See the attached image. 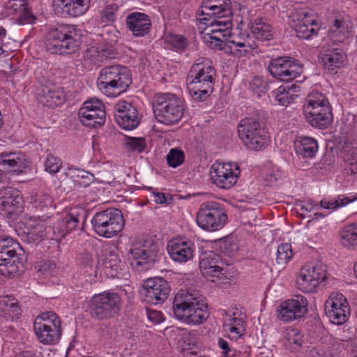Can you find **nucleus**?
Listing matches in <instances>:
<instances>
[{
	"label": "nucleus",
	"mask_w": 357,
	"mask_h": 357,
	"mask_svg": "<svg viewBox=\"0 0 357 357\" xmlns=\"http://www.w3.org/2000/svg\"><path fill=\"white\" fill-rule=\"evenodd\" d=\"M172 308L176 319L188 324H201L208 317V306L198 293L178 291L174 296Z\"/></svg>",
	"instance_id": "obj_1"
},
{
	"label": "nucleus",
	"mask_w": 357,
	"mask_h": 357,
	"mask_svg": "<svg viewBox=\"0 0 357 357\" xmlns=\"http://www.w3.org/2000/svg\"><path fill=\"white\" fill-rule=\"evenodd\" d=\"M216 72L211 62L205 58H199L189 71L188 89L191 97L196 101L206 100L213 91Z\"/></svg>",
	"instance_id": "obj_2"
},
{
	"label": "nucleus",
	"mask_w": 357,
	"mask_h": 357,
	"mask_svg": "<svg viewBox=\"0 0 357 357\" xmlns=\"http://www.w3.org/2000/svg\"><path fill=\"white\" fill-rule=\"evenodd\" d=\"M80 30L75 25L63 24L52 28L46 35L45 47L52 54H71L81 45Z\"/></svg>",
	"instance_id": "obj_3"
},
{
	"label": "nucleus",
	"mask_w": 357,
	"mask_h": 357,
	"mask_svg": "<svg viewBox=\"0 0 357 357\" xmlns=\"http://www.w3.org/2000/svg\"><path fill=\"white\" fill-rule=\"evenodd\" d=\"M307 121L317 128L324 129L333 121L332 108L326 97L318 91H312L303 105Z\"/></svg>",
	"instance_id": "obj_4"
},
{
	"label": "nucleus",
	"mask_w": 357,
	"mask_h": 357,
	"mask_svg": "<svg viewBox=\"0 0 357 357\" xmlns=\"http://www.w3.org/2000/svg\"><path fill=\"white\" fill-rule=\"evenodd\" d=\"M132 80L127 68L110 66L103 68L98 79V86L107 96L115 97L124 92Z\"/></svg>",
	"instance_id": "obj_5"
},
{
	"label": "nucleus",
	"mask_w": 357,
	"mask_h": 357,
	"mask_svg": "<svg viewBox=\"0 0 357 357\" xmlns=\"http://www.w3.org/2000/svg\"><path fill=\"white\" fill-rule=\"evenodd\" d=\"M91 316L98 320L112 319L122 308V298L114 291H105L93 295L88 303Z\"/></svg>",
	"instance_id": "obj_6"
},
{
	"label": "nucleus",
	"mask_w": 357,
	"mask_h": 357,
	"mask_svg": "<svg viewBox=\"0 0 357 357\" xmlns=\"http://www.w3.org/2000/svg\"><path fill=\"white\" fill-rule=\"evenodd\" d=\"M185 110L182 100L172 93L158 95L154 104V114L156 119L165 125L178 123Z\"/></svg>",
	"instance_id": "obj_7"
},
{
	"label": "nucleus",
	"mask_w": 357,
	"mask_h": 357,
	"mask_svg": "<svg viewBox=\"0 0 357 357\" xmlns=\"http://www.w3.org/2000/svg\"><path fill=\"white\" fill-rule=\"evenodd\" d=\"M227 214L222 204L215 201L202 203L196 216L197 225L208 231L221 229L227 222Z\"/></svg>",
	"instance_id": "obj_8"
},
{
	"label": "nucleus",
	"mask_w": 357,
	"mask_h": 357,
	"mask_svg": "<svg viewBox=\"0 0 357 357\" xmlns=\"http://www.w3.org/2000/svg\"><path fill=\"white\" fill-rule=\"evenodd\" d=\"M93 231L101 237L110 238L116 236L124 227V220L120 210L110 208L97 212L91 220Z\"/></svg>",
	"instance_id": "obj_9"
},
{
	"label": "nucleus",
	"mask_w": 357,
	"mask_h": 357,
	"mask_svg": "<svg viewBox=\"0 0 357 357\" xmlns=\"http://www.w3.org/2000/svg\"><path fill=\"white\" fill-rule=\"evenodd\" d=\"M35 334L40 342L54 344L61 336V323L58 315L52 311L43 312L35 319Z\"/></svg>",
	"instance_id": "obj_10"
},
{
	"label": "nucleus",
	"mask_w": 357,
	"mask_h": 357,
	"mask_svg": "<svg viewBox=\"0 0 357 357\" xmlns=\"http://www.w3.org/2000/svg\"><path fill=\"white\" fill-rule=\"evenodd\" d=\"M240 140L248 149L259 151L266 144V135L255 118L245 117L238 125Z\"/></svg>",
	"instance_id": "obj_11"
},
{
	"label": "nucleus",
	"mask_w": 357,
	"mask_h": 357,
	"mask_svg": "<svg viewBox=\"0 0 357 357\" xmlns=\"http://www.w3.org/2000/svg\"><path fill=\"white\" fill-rule=\"evenodd\" d=\"M216 17L204 29V40L211 48L223 50L232 28L231 15Z\"/></svg>",
	"instance_id": "obj_12"
},
{
	"label": "nucleus",
	"mask_w": 357,
	"mask_h": 357,
	"mask_svg": "<svg viewBox=\"0 0 357 357\" xmlns=\"http://www.w3.org/2000/svg\"><path fill=\"white\" fill-rule=\"evenodd\" d=\"M327 279V266L321 263L305 265L296 279L298 289L304 293L314 292L319 284Z\"/></svg>",
	"instance_id": "obj_13"
},
{
	"label": "nucleus",
	"mask_w": 357,
	"mask_h": 357,
	"mask_svg": "<svg viewBox=\"0 0 357 357\" xmlns=\"http://www.w3.org/2000/svg\"><path fill=\"white\" fill-rule=\"evenodd\" d=\"M289 24L296 36L302 39H310L320 29L312 14L303 8L295 9L289 15Z\"/></svg>",
	"instance_id": "obj_14"
},
{
	"label": "nucleus",
	"mask_w": 357,
	"mask_h": 357,
	"mask_svg": "<svg viewBox=\"0 0 357 357\" xmlns=\"http://www.w3.org/2000/svg\"><path fill=\"white\" fill-rule=\"evenodd\" d=\"M239 175V167L236 164L231 162H215L210 169L212 183L222 189H229L234 186Z\"/></svg>",
	"instance_id": "obj_15"
},
{
	"label": "nucleus",
	"mask_w": 357,
	"mask_h": 357,
	"mask_svg": "<svg viewBox=\"0 0 357 357\" xmlns=\"http://www.w3.org/2000/svg\"><path fill=\"white\" fill-rule=\"evenodd\" d=\"M325 312L331 323L342 325L348 320L350 307L342 294L333 292L325 303Z\"/></svg>",
	"instance_id": "obj_16"
},
{
	"label": "nucleus",
	"mask_w": 357,
	"mask_h": 357,
	"mask_svg": "<svg viewBox=\"0 0 357 357\" xmlns=\"http://www.w3.org/2000/svg\"><path fill=\"white\" fill-rule=\"evenodd\" d=\"M81 123L91 128H98L105 123L106 113L103 103L98 99L85 101L79 109Z\"/></svg>",
	"instance_id": "obj_17"
},
{
	"label": "nucleus",
	"mask_w": 357,
	"mask_h": 357,
	"mask_svg": "<svg viewBox=\"0 0 357 357\" xmlns=\"http://www.w3.org/2000/svg\"><path fill=\"white\" fill-rule=\"evenodd\" d=\"M20 245L10 237L0 236V274L10 277L17 271L13 258Z\"/></svg>",
	"instance_id": "obj_18"
},
{
	"label": "nucleus",
	"mask_w": 357,
	"mask_h": 357,
	"mask_svg": "<svg viewBox=\"0 0 357 357\" xmlns=\"http://www.w3.org/2000/svg\"><path fill=\"white\" fill-rule=\"evenodd\" d=\"M268 71L271 75L284 82L291 81L302 73V67L290 57L282 56L272 60L268 65Z\"/></svg>",
	"instance_id": "obj_19"
},
{
	"label": "nucleus",
	"mask_w": 357,
	"mask_h": 357,
	"mask_svg": "<svg viewBox=\"0 0 357 357\" xmlns=\"http://www.w3.org/2000/svg\"><path fill=\"white\" fill-rule=\"evenodd\" d=\"M158 252V245L151 238H137L132 243L129 251L130 258L142 266L153 261Z\"/></svg>",
	"instance_id": "obj_20"
},
{
	"label": "nucleus",
	"mask_w": 357,
	"mask_h": 357,
	"mask_svg": "<svg viewBox=\"0 0 357 357\" xmlns=\"http://www.w3.org/2000/svg\"><path fill=\"white\" fill-rule=\"evenodd\" d=\"M144 301L152 305L163 303L169 296L168 282L162 278H149L143 285Z\"/></svg>",
	"instance_id": "obj_21"
},
{
	"label": "nucleus",
	"mask_w": 357,
	"mask_h": 357,
	"mask_svg": "<svg viewBox=\"0 0 357 357\" xmlns=\"http://www.w3.org/2000/svg\"><path fill=\"white\" fill-rule=\"evenodd\" d=\"M199 269L207 278H222L227 273L220 257L212 250L202 252L199 256Z\"/></svg>",
	"instance_id": "obj_22"
},
{
	"label": "nucleus",
	"mask_w": 357,
	"mask_h": 357,
	"mask_svg": "<svg viewBox=\"0 0 357 357\" xmlns=\"http://www.w3.org/2000/svg\"><path fill=\"white\" fill-rule=\"evenodd\" d=\"M307 302L302 296H296V298L289 299L282 303L278 310V318L289 322L299 319L307 312Z\"/></svg>",
	"instance_id": "obj_23"
},
{
	"label": "nucleus",
	"mask_w": 357,
	"mask_h": 357,
	"mask_svg": "<svg viewBox=\"0 0 357 357\" xmlns=\"http://www.w3.org/2000/svg\"><path fill=\"white\" fill-rule=\"evenodd\" d=\"M114 119L123 129L132 130L139 123L137 110L126 101H119L114 106Z\"/></svg>",
	"instance_id": "obj_24"
},
{
	"label": "nucleus",
	"mask_w": 357,
	"mask_h": 357,
	"mask_svg": "<svg viewBox=\"0 0 357 357\" xmlns=\"http://www.w3.org/2000/svg\"><path fill=\"white\" fill-rule=\"evenodd\" d=\"M230 0H203L199 7L197 15L199 16L208 17H228L231 15ZM199 20H208L206 17L199 18Z\"/></svg>",
	"instance_id": "obj_25"
},
{
	"label": "nucleus",
	"mask_w": 357,
	"mask_h": 357,
	"mask_svg": "<svg viewBox=\"0 0 357 357\" xmlns=\"http://www.w3.org/2000/svg\"><path fill=\"white\" fill-rule=\"evenodd\" d=\"M170 257L179 263L187 262L192 259L195 251L193 243L185 238H174L167 245Z\"/></svg>",
	"instance_id": "obj_26"
},
{
	"label": "nucleus",
	"mask_w": 357,
	"mask_h": 357,
	"mask_svg": "<svg viewBox=\"0 0 357 357\" xmlns=\"http://www.w3.org/2000/svg\"><path fill=\"white\" fill-rule=\"evenodd\" d=\"M85 219V212L82 208H71L66 216L54 227V234L57 239L64 238L78 227L80 220Z\"/></svg>",
	"instance_id": "obj_27"
},
{
	"label": "nucleus",
	"mask_w": 357,
	"mask_h": 357,
	"mask_svg": "<svg viewBox=\"0 0 357 357\" xmlns=\"http://www.w3.org/2000/svg\"><path fill=\"white\" fill-rule=\"evenodd\" d=\"M226 42L234 45V51L238 52L240 56H245L257 47L255 42L247 31L238 27L231 29Z\"/></svg>",
	"instance_id": "obj_28"
},
{
	"label": "nucleus",
	"mask_w": 357,
	"mask_h": 357,
	"mask_svg": "<svg viewBox=\"0 0 357 357\" xmlns=\"http://www.w3.org/2000/svg\"><path fill=\"white\" fill-rule=\"evenodd\" d=\"M22 197L19 191L10 187L0 190V211L8 215L17 213L22 208Z\"/></svg>",
	"instance_id": "obj_29"
},
{
	"label": "nucleus",
	"mask_w": 357,
	"mask_h": 357,
	"mask_svg": "<svg viewBox=\"0 0 357 357\" xmlns=\"http://www.w3.org/2000/svg\"><path fill=\"white\" fill-rule=\"evenodd\" d=\"M347 56L342 49L333 46L322 47L321 52V61L325 69L332 73L335 69L342 67Z\"/></svg>",
	"instance_id": "obj_30"
},
{
	"label": "nucleus",
	"mask_w": 357,
	"mask_h": 357,
	"mask_svg": "<svg viewBox=\"0 0 357 357\" xmlns=\"http://www.w3.org/2000/svg\"><path fill=\"white\" fill-rule=\"evenodd\" d=\"M126 22L127 28L137 37L144 36L151 27V20L144 13H131L126 17Z\"/></svg>",
	"instance_id": "obj_31"
},
{
	"label": "nucleus",
	"mask_w": 357,
	"mask_h": 357,
	"mask_svg": "<svg viewBox=\"0 0 357 357\" xmlns=\"http://www.w3.org/2000/svg\"><path fill=\"white\" fill-rule=\"evenodd\" d=\"M57 2L61 14L64 17H79L91 7V0H57Z\"/></svg>",
	"instance_id": "obj_32"
},
{
	"label": "nucleus",
	"mask_w": 357,
	"mask_h": 357,
	"mask_svg": "<svg viewBox=\"0 0 357 357\" xmlns=\"http://www.w3.org/2000/svg\"><path fill=\"white\" fill-rule=\"evenodd\" d=\"M245 317L243 314L238 311L234 312L231 314H226L223 328L231 340H236L243 335Z\"/></svg>",
	"instance_id": "obj_33"
},
{
	"label": "nucleus",
	"mask_w": 357,
	"mask_h": 357,
	"mask_svg": "<svg viewBox=\"0 0 357 357\" xmlns=\"http://www.w3.org/2000/svg\"><path fill=\"white\" fill-rule=\"evenodd\" d=\"M29 165L25 155L22 153L4 151L0 153V166L10 169L17 174L22 173Z\"/></svg>",
	"instance_id": "obj_34"
},
{
	"label": "nucleus",
	"mask_w": 357,
	"mask_h": 357,
	"mask_svg": "<svg viewBox=\"0 0 357 357\" xmlns=\"http://www.w3.org/2000/svg\"><path fill=\"white\" fill-rule=\"evenodd\" d=\"M65 100V95L61 88L54 84L43 86L41 90L40 101L50 107L61 105Z\"/></svg>",
	"instance_id": "obj_35"
},
{
	"label": "nucleus",
	"mask_w": 357,
	"mask_h": 357,
	"mask_svg": "<svg viewBox=\"0 0 357 357\" xmlns=\"http://www.w3.org/2000/svg\"><path fill=\"white\" fill-rule=\"evenodd\" d=\"M300 86L296 84H284L278 87L272 94L276 103L281 106H287L298 96Z\"/></svg>",
	"instance_id": "obj_36"
},
{
	"label": "nucleus",
	"mask_w": 357,
	"mask_h": 357,
	"mask_svg": "<svg viewBox=\"0 0 357 357\" xmlns=\"http://www.w3.org/2000/svg\"><path fill=\"white\" fill-rule=\"evenodd\" d=\"M29 199L33 206L42 212H47L55 208L53 198L47 190L39 189L33 191Z\"/></svg>",
	"instance_id": "obj_37"
},
{
	"label": "nucleus",
	"mask_w": 357,
	"mask_h": 357,
	"mask_svg": "<svg viewBox=\"0 0 357 357\" xmlns=\"http://www.w3.org/2000/svg\"><path fill=\"white\" fill-rule=\"evenodd\" d=\"M104 267L108 275L112 278H119L125 267L121 261L119 252L114 248L106 252L104 259Z\"/></svg>",
	"instance_id": "obj_38"
},
{
	"label": "nucleus",
	"mask_w": 357,
	"mask_h": 357,
	"mask_svg": "<svg viewBox=\"0 0 357 357\" xmlns=\"http://www.w3.org/2000/svg\"><path fill=\"white\" fill-rule=\"evenodd\" d=\"M352 32V24L349 20L336 19L331 25L329 36L335 42L342 43L349 38Z\"/></svg>",
	"instance_id": "obj_39"
},
{
	"label": "nucleus",
	"mask_w": 357,
	"mask_h": 357,
	"mask_svg": "<svg viewBox=\"0 0 357 357\" xmlns=\"http://www.w3.org/2000/svg\"><path fill=\"white\" fill-rule=\"evenodd\" d=\"M294 147L297 155L312 158L318 151V143L314 138L301 136L295 141Z\"/></svg>",
	"instance_id": "obj_40"
},
{
	"label": "nucleus",
	"mask_w": 357,
	"mask_h": 357,
	"mask_svg": "<svg viewBox=\"0 0 357 357\" xmlns=\"http://www.w3.org/2000/svg\"><path fill=\"white\" fill-rule=\"evenodd\" d=\"M46 225L41 220H31L26 223L24 229V234L26 241L34 243L41 241L46 236Z\"/></svg>",
	"instance_id": "obj_41"
},
{
	"label": "nucleus",
	"mask_w": 357,
	"mask_h": 357,
	"mask_svg": "<svg viewBox=\"0 0 357 357\" xmlns=\"http://www.w3.org/2000/svg\"><path fill=\"white\" fill-rule=\"evenodd\" d=\"M344 169L346 173H357V145L350 146L345 144L344 147Z\"/></svg>",
	"instance_id": "obj_42"
},
{
	"label": "nucleus",
	"mask_w": 357,
	"mask_h": 357,
	"mask_svg": "<svg viewBox=\"0 0 357 357\" xmlns=\"http://www.w3.org/2000/svg\"><path fill=\"white\" fill-rule=\"evenodd\" d=\"M340 243L348 249H357V222L345 226L341 230Z\"/></svg>",
	"instance_id": "obj_43"
},
{
	"label": "nucleus",
	"mask_w": 357,
	"mask_h": 357,
	"mask_svg": "<svg viewBox=\"0 0 357 357\" xmlns=\"http://www.w3.org/2000/svg\"><path fill=\"white\" fill-rule=\"evenodd\" d=\"M250 31L253 36L259 40H269L273 36L272 26L261 19H257L252 23Z\"/></svg>",
	"instance_id": "obj_44"
},
{
	"label": "nucleus",
	"mask_w": 357,
	"mask_h": 357,
	"mask_svg": "<svg viewBox=\"0 0 357 357\" xmlns=\"http://www.w3.org/2000/svg\"><path fill=\"white\" fill-rule=\"evenodd\" d=\"M356 199L357 197H356V195L347 196L345 195H341L331 201L321 200L320 202V205L324 208L335 210L340 207L344 206Z\"/></svg>",
	"instance_id": "obj_45"
},
{
	"label": "nucleus",
	"mask_w": 357,
	"mask_h": 357,
	"mask_svg": "<svg viewBox=\"0 0 357 357\" xmlns=\"http://www.w3.org/2000/svg\"><path fill=\"white\" fill-rule=\"evenodd\" d=\"M17 300L12 296H2L0 297V311L12 316L20 314Z\"/></svg>",
	"instance_id": "obj_46"
},
{
	"label": "nucleus",
	"mask_w": 357,
	"mask_h": 357,
	"mask_svg": "<svg viewBox=\"0 0 357 357\" xmlns=\"http://www.w3.org/2000/svg\"><path fill=\"white\" fill-rule=\"evenodd\" d=\"M293 256L291 245L289 243H282L278 247L276 262L283 266L286 264Z\"/></svg>",
	"instance_id": "obj_47"
},
{
	"label": "nucleus",
	"mask_w": 357,
	"mask_h": 357,
	"mask_svg": "<svg viewBox=\"0 0 357 357\" xmlns=\"http://www.w3.org/2000/svg\"><path fill=\"white\" fill-rule=\"evenodd\" d=\"M118 6L116 4L107 5L100 13V21L102 24L114 22L116 18Z\"/></svg>",
	"instance_id": "obj_48"
},
{
	"label": "nucleus",
	"mask_w": 357,
	"mask_h": 357,
	"mask_svg": "<svg viewBox=\"0 0 357 357\" xmlns=\"http://www.w3.org/2000/svg\"><path fill=\"white\" fill-rule=\"evenodd\" d=\"M74 184L78 188H86L93 181V175L83 170H78L73 176Z\"/></svg>",
	"instance_id": "obj_49"
},
{
	"label": "nucleus",
	"mask_w": 357,
	"mask_h": 357,
	"mask_svg": "<svg viewBox=\"0 0 357 357\" xmlns=\"http://www.w3.org/2000/svg\"><path fill=\"white\" fill-rule=\"evenodd\" d=\"M62 162L60 158L48 154L45 161V169L50 174L57 173L61 167Z\"/></svg>",
	"instance_id": "obj_50"
},
{
	"label": "nucleus",
	"mask_w": 357,
	"mask_h": 357,
	"mask_svg": "<svg viewBox=\"0 0 357 357\" xmlns=\"http://www.w3.org/2000/svg\"><path fill=\"white\" fill-rule=\"evenodd\" d=\"M167 45L179 50H183L187 47V40L181 35L168 34L165 37Z\"/></svg>",
	"instance_id": "obj_51"
},
{
	"label": "nucleus",
	"mask_w": 357,
	"mask_h": 357,
	"mask_svg": "<svg viewBox=\"0 0 357 357\" xmlns=\"http://www.w3.org/2000/svg\"><path fill=\"white\" fill-rule=\"evenodd\" d=\"M184 159L183 152L177 149H171L167 155V163L172 167L181 165L184 162Z\"/></svg>",
	"instance_id": "obj_52"
},
{
	"label": "nucleus",
	"mask_w": 357,
	"mask_h": 357,
	"mask_svg": "<svg viewBox=\"0 0 357 357\" xmlns=\"http://www.w3.org/2000/svg\"><path fill=\"white\" fill-rule=\"evenodd\" d=\"M126 145L132 150L138 153L142 152L146 146L144 138L129 137L127 139Z\"/></svg>",
	"instance_id": "obj_53"
},
{
	"label": "nucleus",
	"mask_w": 357,
	"mask_h": 357,
	"mask_svg": "<svg viewBox=\"0 0 357 357\" xmlns=\"http://www.w3.org/2000/svg\"><path fill=\"white\" fill-rule=\"evenodd\" d=\"M17 17L19 23L21 24H33L36 20V17L29 10L28 6L17 14Z\"/></svg>",
	"instance_id": "obj_54"
},
{
	"label": "nucleus",
	"mask_w": 357,
	"mask_h": 357,
	"mask_svg": "<svg viewBox=\"0 0 357 357\" xmlns=\"http://www.w3.org/2000/svg\"><path fill=\"white\" fill-rule=\"evenodd\" d=\"M251 89L254 93L260 96V93H264L266 89V82L259 77H255L252 79L250 83Z\"/></svg>",
	"instance_id": "obj_55"
},
{
	"label": "nucleus",
	"mask_w": 357,
	"mask_h": 357,
	"mask_svg": "<svg viewBox=\"0 0 357 357\" xmlns=\"http://www.w3.org/2000/svg\"><path fill=\"white\" fill-rule=\"evenodd\" d=\"M287 342L289 345L294 344L299 347L303 343L302 335L297 330L291 329L287 333Z\"/></svg>",
	"instance_id": "obj_56"
},
{
	"label": "nucleus",
	"mask_w": 357,
	"mask_h": 357,
	"mask_svg": "<svg viewBox=\"0 0 357 357\" xmlns=\"http://www.w3.org/2000/svg\"><path fill=\"white\" fill-rule=\"evenodd\" d=\"M218 344L219 347L222 350V357H234L236 354V349L229 344L228 342L222 338L218 340Z\"/></svg>",
	"instance_id": "obj_57"
},
{
	"label": "nucleus",
	"mask_w": 357,
	"mask_h": 357,
	"mask_svg": "<svg viewBox=\"0 0 357 357\" xmlns=\"http://www.w3.org/2000/svg\"><path fill=\"white\" fill-rule=\"evenodd\" d=\"M146 314L149 321L154 324H160L165 319L162 313L160 311L152 310L151 308L146 309Z\"/></svg>",
	"instance_id": "obj_58"
},
{
	"label": "nucleus",
	"mask_w": 357,
	"mask_h": 357,
	"mask_svg": "<svg viewBox=\"0 0 357 357\" xmlns=\"http://www.w3.org/2000/svg\"><path fill=\"white\" fill-rule=\"evenodd\" d=\"M81 264L86 270V272H89L93 269V258L92 255L86 252L82 253L81 255Z\"/></svg>",
	"instance_id": "obj_59"
},
{
	"label": "nucleus",
	"mask_w": 357,
	"mask_h": 357,
	"mask_svg": "<svg viewBox=\"0 0 357 357\" xmlns=\"http://www.w3.org/2000/svg\"><path fill=\"white\" fill-rule=\"evenodd\" d=\"M281 177L282 173L278 168L273 167L271 169H268L267 171L265 180L268 183V184H273Z\"/></svg>",
	"instance_id": "obj_60"
},
{
	"label": "nucleus",
	"mask_w": 357,
	"mask_h": 357,
	"mask_svg": "<svg viewBox=\"0 0 357 357\" xmlns=\"http://www.w3.org/2000/svg\"><path fill=\"white\" fill-rule=\"evenodd\" d=\"M8 5L17 15L28 6L26 0H10Z\"/></svg>",
	"instance_id": "obj_61"
},
{
	"label": "nucleus",
	"mask_w": 357,
	"mask_h": 357,
	"mask_svg": "<svg viewBox=\"0 0 357 357\" xmlns=\"http://www.w3.org/2000/svg\"><path fill=\"white\" fill-rule=\"evenodd\" d=\"M151 198L154 202L159 204H165L167 202V197L162 192H152Z\"/></svg>",
	"instance_id": "obj_62"
},
{
	"label": "nucleus",
	"mask_w": 357,
	"mask_h": 357,
	"mask_svg": "<svg viewBox=\"0 0 357 357\" xmlns=\"http://www.w3.org/2000/svg\"><path fill=\"white\" fill-rule=\"evenodd\" d=\"M15 357H38L37 352L31 351H23L18 353Z\"/></svg>",
	"instance_id": "obj_63"
},
{
	"label": "nucleus",
	"mask_w": 357,
	"mask_h": 357,
	"mask_svg": "<svg viewBox=\"0 0 357 357\" xmlns=\"http://www.w3.org/2000/svg\"><path fill=\"white\" fill-rule=\"evenodd\" d=\"M317 206V204H314L312 201H309L306 202L305 204L302 206V209L306 211H311L314 210Z\"/></svg>",
	"instance_id": "obj_64"
}]
</instances>
